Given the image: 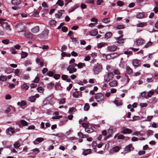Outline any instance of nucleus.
<instances>
[{
    "label": "nucleus",
    "mask_w": 158,
    "mask_h": 158,
    "mask_svg": "<svg viewBox=\"0 0 158 158\" xmlns=\"http://www.w3.org/2000/svg\"><path fill=\"white\" fill-rule=\"evenodd\" d=\"M77 64H70L67 68V71H69V73H73L77 71V69L75 67L77 66Z\"/></svg>",
    "instance_id": "4"
},
{
    "label": "nucleus",
    "mask_w": 158,
    "mask_h": 158,
    "mask_svg": "<svg viewBox=\"0 0 158 158\" xmlns=\"http://www.w3.org/2000/svg\"><path fill=\"white\" fill-rule=\"evenodd\" d=\"M15 28L19 32L24 31L25 30L24 26L22 23L20 22L16 24Z\"/></svg>",
    "instance_id": "3"
},
{
    "label": "nucleus",
    "mask_w": 158,
    "mask_h": 158,
    "mask_svg": "<svg viewBox=\"0 0 158 158\" xmlns=\"http://www.w3.org/2000/svg\"><path fill=\"white\" fill-rule=\"evenodd\" d=\"M39 31V27L37 26L32 28L31 29V31L33 33H35L38 32Z\"/></svg>",
    "instance_id": "21"
},
{
    "label": "nucleus",
    "mask_w": 158,
    "mask_h": 158,
    "mask_svg": "<svg viewBox=\"0 0 158 158\" xmlns=\"http://www.w3.org/2000/svg\"><path fill=\"white\" fill-rule=\"evenodd\" d=\"M25 37L27 38L32 39L33 37V35L29 31H26L24 33Z\"/></svg>",
    "instance_id": "13"
},
{
    "label": "nucleus",
    "mask_w": 158,
    "mask_h": 158,
    "mask_svg": "<svg viewBox=\"0 0 158 158\" xmlns=\"http://www.w3.org/2000/svg\"><path fill=\"white\" fill-rule=\"evenodd\" d=\"M54 85V84L51 82L50 83L48 84L47 87L49 89H52V88L53 86Z\"/></svg>",
    "instance_id": "42"
},
{
    "label": "nucleus",
    "mask_w": 158,
    "mask_h": 158,
    "mask_svg": "<svg viewBox=\"0 0 158 158\" xmlns=\"http://www.w3.org/2000/svg\"><path fill=\"white\" fill-rule=\"evenodd\" d=\"M39 97V94H36L34 96H31L29 97L28 100L31 102H34L36 98Z\"/></svg>",
    "instance_id": "8"
},
{
    "label": "nucleus",
    "mask_w": 158,
    "mask_h": 158,
    "mask_svg": "<svg viewBox=\"0 0 158 158\" xmlns=\"http://www.w3.org/2000/svg\"><path fill=\"white\" fill-rule=\"evenodd\" d=\"M102 69V67L100 65H98L94 66L93 69V71L95 74H98L101 72Z\"/></svg>",
    "instance_id": "5"
},
{
    "label": "nucleus",
    "mask_w": 158,
    "mask_h": 158,
    "mask_svg": "<svg viewBox=\"0 0 158 158\" xmlns=\"http://www.w3.org/2000/svg\"><path fill=\"white\" fill-rule=\"evenodd\" d=\"M118 82L116 80H113L112 82L109 83V85L111 87L116 86L117 85Z\"/></svg>",
    "instance_id": "22"
},
{
    "label": "nucleus",
    "mask_w": 158,
    "mask_h": 158,
    "mask_svg": "<svg viewBox=\"0 0 158 158\" xmlns=\"http://www.w3.org/2000/svg\"><path fill=\"white\" fill-rule=\"evenodd\" d=\"M12 3L15 5H18L21 3L20 0H12Z\"/></svg>",
    "instance_id": "24"
},
{
    "label": "nucleus",
    "mask_w": 158,
    "mask_h": 158,
    "mask_svg": "<svg viewBox=\"0 0 158 158\" xmlns=\"http://www.w3.org/2000/svg\"><path fill=\"white\" fill-rule=\"evenodd\" d=\"M102 21L103 23H109L110 22V18H105L102 20Z\"/></svg>",
    "instance_id": "40"
},
{
    "label": "nucleus",
    "mask_w": 158,
    "mask_h": 158,
    "mask_svg": "<svg viewBox=\"0 0 158 158\" xmlns=\"http://www.w3.org/2000/svg\"><path fill=\"white\" fill-rule=\"evenodd\" d=\"M112 36V34L110 32H109L106 33L105 35V38L108 39Z\"/></svg>",
    "instance_id": "30"
},
{
    "label": "nucleus",
    "mask_w": 158,
    "mask_h": 158,
    "mask_svg": "<svg viewBox=\"0 0 158 158\" xmlns=\"http://www.w3.org/2000/svg\"><path fill=\"white\" fill-rule=\"evenodd\" d=\"M75 108L74 107H72L69 109L68 113L69 114L71 113L74 111L75 110Z\"/></svg>",
    "instance_id": "62"
},
{
    "label": "nucleus",
    "mask_w": 158,
    "mask_h": 158,
    "mask_svg": "<svg viewBox=\"0 0 158 158\" xmlns=\"http://www.w3.org/2000/svg\"><path fill=\"white\" fill-rule=\"evenodd\" d=\"M98 33V31L97 29H94L92 30L89 32V34L93 36L96 35Z\"/></svg>",
    "instance_id": "16"
},
{
    "label": "nucleus",
    "mask_w": 158,
    "mask_h": 158,
    "mask_svg": "<svg viewBox=\"0 0 158 158\" xmlns=\"http://www.w3.org/2000/svg\"><path fill=\"white\" fill-rule=\"evenodd\" d=\"M123 32L122 31H118V33L119 35L118 37H115V39L116 40H119L120 39L123 38Z\"/></svg>",
    "instance_id": "20"
},
{
    "label": "nucleus",
    "mask_w": 158,
    "mask_h": 158,
    "mask_svg": "<svg viewBox=\"0 0 158 158\" xmlns=\"http://www.w3.org/2000/svg\"><path fill=\"white\" fill-rule=\"evenodd\" d=\"M124 54L127 55H131L132 54V52L130 51H125L124 52Z\"/></svg>",
    "instance_id": "60"
},
{
    "label": "nucleus",
    "mask_w": 158,
    "mask_h": 158,
    "mask_svg": "<svg viewBox=\"0 0 158 158\" xmlns=\"http://www.w3.org/2000/svg\"><path fill=\"white\" fill-rule=\"evenodd\" d=\"M146 22H141L137 24L136 26L138 27H143L147 25Z\"/></svg>",
    "instance_id": "23"
},
{
    "label": "nucleus",
    "mask_w": 158,
    "mask_h": 158,
    "mask_svg": "<svg viewBox=\"0 0 158 158\" xmlns=\"http://www.w3.org/2000/svg\"><path fill=\"white\" fill-rule=\"evenodd\" d=\"M44 140V138H37L33 142L34 144H36L41 143Z\"/></svg>",
    "instance_id": "17"
},
{
    "label": "nucleus",
    "mask_w": 158,
    "mask_h": 158,
    "mask_svg": "<svg viewBox=\"0 0 158 158\" xmlns=\"http://www.w3.org/2000/svg\"><path fill=\"white\" fill-rule=\"evenodd\" d=\"M103 2V0H97L96 2V4L98 5H101Z\"/></svg>",
    "instance_id": "50"
},
{
    "label": "nucleus",
    "mask_w": 158,
    "mask_h": 158,
    "mask_svg": "<svg viewBox=\"0 0 158 158\" xmlns=\"http://www.w3.org/2000/svg\"><path fill=\"white\" fill-rule=\"evenodd\" d=\"M9 40L6 39L2 40V42L4 44H7L9 43Z\"/></svg>",
    "instance_id": "54"
},
{
    "label": "nucleus",
    "mask_w": 158,
    "mask_h": 158,
    "mask_svg": "<svg viewBox=\"0 0 158 158\" xmlns=\"http://www.w3.org/2000/svg\"><path fill=\"white\" fill-rule=\"evenodd\" d=\"M130 80V79L128 77V76L126 74H125L124 77L122 79L121 81L125 82V84H127L129 82Z\"/></svg>",
    "instance_id": "14"
},
{
    "label": "nucleus",
    "mask_w": 158,
    "mask_h": 158,
    "mask_svg": "<svg viewBox=\"0 0 158 158\" xmlns=\"http://www.w3.org/2000/svg\"><path fill=\"white\" fill-rule=\"evenodd\" d=\"M85 131L88 133H90L93 131V129L91 127H87L85 128Z\"/></svg>",
    "instance_id": "32"
},
{
    "label": "nucleus",
    "mask_w": 158,
    "mask_h": 158,
    "mask_svg": "<svg viewBox=\"0 0 158 158\" xmlns=\"http://www.w3.org/2000/svg\"><path fill=\"white\" fill-rule=\"evenodd\" d=\"M64 12V10H63L58 11V13L56 14L55 15L56 17L57 18H60L62 15L63 13Z\"/></svg>",
    "instance_id": "19"
},
{
    "label": "nucleus",
    "mask_w": 158,
    "mask_h": 158,
    "mask_svg": "<svg viewBox=\"0 0 158 158\" xmlns=\"http://www.w3.org/2000/svg\"><path fill=\"white\" fill-rule=\"evenodd\" d=\"M65 102V98H63L60 100L59 102V104H63Z\"/></svg>",
    "instance_id": "46"
},
{
    "label": "nucleus",
    "mask_w": 158,
    "mask_h": 158,
    "mask_svg": "<svg viewBox=\"0 0 158 158\" xmlns=\"http://www.w3.org/2000/svg\"><path fill=\"white\" fill-rule=\"evenodd\" d=\"M105 45V44L103 43H101L99 44L98 45V48H101Z\"/></svg>",
    "instance_id": "58"
},
{
    "label": "nucleus",
    "mask_w": 158,
    "mask_h": 158,
    "mask_svg": "<svg viewBox=\"0 0 158 158\" xmlns=\"http://www.w3.org/2000/svg\"><path fill=\"white\" fill-rule=\"evenodd\" d=\"M14 145V147L15 148H18L20 146V144L18 141H16L15 142Z\"/></svg>",
    "instance_id": "44"
},
{
    "label": "nucleus",
    "mask_w": 158,
    "mask_h": 158,
    "mask_svg": "<svg viewBox=\"0 0 158 158\" xmlns=\"http://www.w3.org/2000/svg\"><path fill=\"white\" fill-rule=\"evenodd\" d=\"M120 149H113L109 150L108 149H104V151H100L98 152V153L102 154L105 153L106 155L113 154L114 153L118 152Z\"/></svg>",
    "instance_id": "1"
},
{
    "label": "nucleus",
    "mask_w": 158,
    "mask_h": 158,
    "mask_svg": "<svg viewBox=\"0 0 158 158\" xmlns=\"http://www.w3.org/2000/svg\"><path fill=\"white\" fill-rule=\"evenodd\" d=\"M6 21L5 19L0 18V24L2 27L5 28L7 31H11V29L10 25L7 22H5L4 21Z\"/></svg>",
    "instance_id": "2"
},
{
    "label": "nucleus",
    "mask_w": 158,
    "mask_h": 158,
    "mask_svg": "<svg viewBox=\"0 0 158 158\" xmlns=\"http://www.w3.org/2000/svg\"><path fill=\"white\" fill-rule=\"evenodd\" d=\"M118 40L117 42V43L118 44H123L124 42L125 39H120Z\"/></svg>",
    "instance_id": "49"
},
{
    "label": "nucleus",
    "mask_w": 158,
    "mask_h": 158,
    "mask_svg": "<svg viewBox=\"0 0 158 158\" xmlns=\"http://www.w3.org/2000/svg\"><path fill=\"white\" fill-rule=\"evenodd\" d=\"M133 135H139L142 136V134L139 131H135V132L132 134Z\"/></svg>",
    "instance_id": "48"
},
{
    "label": "nucleus",
    "mask_w": 158,
    "mask_h": 158,
    "mask_svg": "<svg viewBox=\"0 0 158 158\" xmlns=\"http://www.w3.org/2000/svg\"><path fill=\"white\" fill-rule=\"evenodd\" d=\"M127 73L128 74H131L132 73V69L129 66L126 67Z\"/></svg>",
    "instance_id": "27"
},
{
    "label": "nucleus",
    "mask_w": 158,
    "mask_h": 158,
    "mask_svg": "<svg viewBox=\"0 0 158 158\" xmlns=\"http://www.w3.org/2000/svg\"><path fill=\"white\" fill-rule=\"evenodd\" d=\"M117 4L118 6L122 7L124 5V3L122 1H118L117 2Z\"/></svg>",
    "instance_id": "41"
},
{
    "label": "nucleus",
    "mask_w": 158,
    "mask_h": 158,
    "mask_svg": "<svg viewBox=\"0 0 158 158\" xmlns=\"http://www.w3.org/2000/svg\"><path fill=\"white\" fill-rule=\"evenodd\" d=\"M145 42V40L142 38H139L135 41L136 45L138 46H140L144 44Z\"/></svg>",
    "instance_id": "11"
},
{
    "label": "nucleus",
    "mask_w": 158,
    "mask_h": 158,
    "mask_svg": "<svg viewBox=\"0 0 158 158\" xmlns=\"http://www.w3.org/2000/svg\"><path fill=\"white\" fill-rule=\"evenodd\" d=\"M60 77V75L59 74H55L54 75V77L56 79H58Z\"/></svg>",
    "instance_id": "53"
},
{
    "label": "nucleus",
    "mask_w": 158,
    "mask_h": 158,
    "mask_svg": "<svg viewBox=\"0 0 158 158\" xmlns=\"http://www.w3.org/2000/svg\"><path fill=\"white\" fill-rule=\"evenodd\" d=\"M132 64L134 67H137L139 66L141 62L139 60L135 59L132 60Z\"/></svg>",
    "instance_id": "10"
},
{
    "label": "nucleus",
    "mask_w": 158,
    "mask_h": 158,
    "mask_svg": "<svg viewBox=\"0 0 158 158\" xmlns=\"http://www.w3.org/2000/svg\"><path fill=\"white\" fill-rule=\"evenodd\" d=\"M114 76L113 74L111 73H108L107 77L106 79L105 80V81L106 82H108L110 80L112 79Z\"/></svg>",
    "instance_id": "12"
},
{
    "label": "nucleus",
    "mask_w": 158,
    "mask_h": 158,
    "mask_svg": "<svg viewBox=\"0 0 158 158\" xmlns=\"http://www.w3.org/2000/svg\"><path fill=\"white\" fill-rule=\"evenodd\" d=\"M117 49V46L115 45H112L108 46L107 47L108 51L110 52H113L115 51Z\"/></svg>",
    "instance_id": "7"
},
{
    "label": "nucleus",
    "mask_w": 158,
    "mask_h": 158,
    "mask_svg": "<svg viewBox=\"0 0 158 158\" xmlns=\"http://www.w3.org/2000/svg\"><path fill=\"white\" fill-rule=\"evenodd\" d=\"M113 72L115 74L119 75L120 74V73L119 70H118V69L114 70L113 71Z\"/></svg>",
    "instance_id": "51"
},
{
    "label": "nucleus",
    "mask_w": 158,
    "mask_h": 158,
    "mask_svg": "<svg viewBox=\"0 0 158 158\" xmlns=\"http://www.w3.org/2000/svg\"><path fill=\"white\" fill-rule=\"evenodd\" d=\"M29 88V87L26 83L23 84L21 86V88L23 89L26 90H27Z\"/></svg>",
    "instance_id": "33"
},
{
    "label": "nucleus",
    "mask_w": 158,
    "mask_h": 158,
    "mask_svg": "<svg viewBox=\"0 0 158 158\" xmlns=\"http://www.w3.org/2000/svg\"><path fill=\"white\" fill-rule=\"evenodd\" d=\"M115 130V128H114L113 127H110L108 130V132L109 133H112L113 131Z\"/></svg>",
    "instance_id": "47"
},
{
    "label": "nucleus",
    "mask_w": 158,
    "mask_h": 158,
    "mask_svg": "<svg viewBox=\"0 0 158 158\" xmlns=\"http://www.w3.org/2000/svg\"><path fill=\"white\" fill-rule=\"evenodd\" d=\"M114 103L117 106H121L122 105V102L120 100L118 101L117 100H115L114 101Z\"/></svg>",
    "instance_id": "25"
},
{
    "label": "nucleus",
    "mask_w": 158,
    "mask_h": 158,
    "mask_svg": "<svg viewBox=\"0 0 158 158\" xmlns=\"http://www.w3.org/2000/svg\"><path fill=\"white\" fill-rule=\"evenodd\" d=\"M119 54L117 53H112L110 55H107L106 57L107 59L108 58L113 59L116 57L119 56Z\"/></svg>",
    "instance_id": "9"
},
{
    "label": "nucleus",
    "mask_w": 158,
    "mask_h": 158,
    "mask_svg": "<svg viewBox=\"0 0 158 158\" xmlns=\"http://www.w3.org/2000/svg\"><path fill=\"white\" fill-rule=\"evenodd\" d=\"M89 108V104L86 103L85 104L84 107V110L85 111H88Z\"/></svg>",
    "instance_id": "38"
},
{
    "label": "nucleus",
    "mask_w": 158,
    "mask_h": 158,
    "mask_svg": "<svg viewBox=\"0 0 158 158\" xmlns=\"http://www.w3.org/2000/svg\"><path fill=\"white\" fill-rule=\"evenodd\" d=\"M140 106L142 108L146 107L147 106V104L146 103H141Z\"/></svg>",
    "instance_id": "64"
},
{
    "label": "nucleus",
    "mask_w": 158,
    "mask_h": 158,
    "mask_svg": "<svg viewBox=\"0 0 158 158\" xmlns=\"http://www.w3.org/2000/svg\"><path fill=\"white\" fill-rule=\"evenodd\" d=\"M56 4L60 6H62L64 5V2L62 0H58Z\"/></svg>",
    "instance_id": "45"
},
{
    "label": "nucleus",
    "mask_w": 158,
    "mask_h": 158,
    "mask_svg": "<svg viewBox=\"0 0 158 158\" xmlns=\"http://www.w3.org/2000/svg\"><path fill=\"white\" fill-rule=\"evenodd\" d=\"M21 58L23 59L25 58L27 56H28V53L26 52L22 51L21 52Z\"/></svg>",
    "instance_id": "35"
},
{
    "label": "nucleus",
    "mask_w": 158,
    "mask_h": 158,
    "mask_svg": "<svg viewBox=\"0 0 158 158\" xmlns=\"http://www.w3.org/2000/svg\"><path fill=\"white\" fill-rule=\"evenodd\" d=\"M26 102L24 101H21L20 102H18L17 105L20 106L21 107H22L26 104Z\"/></svg>",
    "instance_id": "28"
},
{
    "label": "nucleus",
    "mask_w": 158,
    "mask_h": 158,
    "mask_svg": "<svg viewBox=\"0 0 158 158\" xmlns=\"http://www.w3.org/2000/svg\"><path fill=\"white\" fill-rule=\"evenodd\" d=\"M125 138V136L122 135H120L118 136V139H123Z\"/></svg>",
    "instance_id": "55"
},
{
    "label": "nucleus",
    "mask_w": 158,
    "mask_h": 158,
    "mask_svg": "<svg viewBox=\"0 0 158 158\" xmlns=\"http://www.w3.org/2000/svg\"><path fill=\"white\" fill-rule=\"evenodd\" d=\"M144 16V15L143 12L139 13L136 15V18L138 19L143 18Z\"/></svg>",
    "instance_id": "26"
},
{
    "label": "nucleus",
    "mask_w": 158,
    "mask_h": 158,
    "mask_svg": "<svg viewBox=\"0 0 158 158\" xmlns=\"http://www.w3.org/2000/svg\"><path fill=\"white\" fill-rule=\"evenodd\" d=\"M75 60L74 58H73L71 59L69 62V63L70 64H76V63H75Z\"/></svg>",
    "instance_id": "57"
},
{
    "label": "nucleus",
    "mask_w": 158,
    "mask_h": 158,
    "mask_svg": "<svg viewBox=\"0 0 158 158\" xmlns=\"http://www.w3.org/2000/svg\"><path fill=\"white\" fill-rule=\"evenodd\" d=\"M56 23V21L53 19H52L50 21L49 24L50 26H54L55 25Z\"/></svg>",
    "instance_id": "36"
},
{
    "label": "nucleus",
    "mask_w": 158,
    "mask_h": 158,
    "mask_svg": "<svg viewBox=\"0 0 158 158\" xmlns=\"http://www.w3.org/2000/svg\"><path fill=\"white\" fill-rule=\"evenodd\" d=\"M91 150L90 149H87L84 151L83 154L84 155H86L89 154L90 153Z\"/></svg>",
    "instance_id": "31"
},
{
    "label": "nucleus",
    "mask_w": 158,
    "mask_h": 158,
    "mask_svg": "<svg viewBox=\"0 0 158 158\" xmlns=\"http://www.w3.org/2000/svg\"><path fill=\"white\" fill-rule=\"evenodd\" d=\"M152 117H153L152 116H148L147 118V119L146 120H144V121H150L151 120Z\"/></svg>",
    "instance_id": "52"
},
{
    "label": "nucleus",
    "mask_w": 158,
    "mask_h": 158,
    "mask_svg": "<svg viewBox=\"0 0 158 158\" xmlns=\"http://www.w3.org/2000/svg\"><path fill=\"white\" fill-rule=\"evenodd\" d=\"M82 95V94L81 92L76 91L73 93V95L74 97L77 98L79 96L81 97Z\"/></svg>",
    "instance_id": "15"
},
{
    "label": "nucleus",
    "mask_w": 158,
    "mask_h": 158,
    "mask_svg": "<svg viewBox=\"0 0 158 158\" xmlns=\"http://www.w3.org/2000/svg\"><path fill=\"white\" fill-rule=\"evenodd\" d=\"M155 92L154 90H151L148 92L147 96L148 97H151L154 93Z\"/></svg>",
    "instance_id": "34"
},
{
    "label": "nucleus",
    "mask_w": 158,
    "mask_h": 158,
    "mask_svg": "<svg viewBox=\"0 0 158 158\" xmlns=\"http://www.w3.org/2000/svg\"><path fill=\"white\" fill-rule=\"evenodd\" d=\"M48 48V46L47 45H43L42 47H39V48H42L43 50L47 49Z\"/></svg>",
    "instance_id": "61"
},
{
    "label": "nucleus",
    "mask_w": 158,
    "mask_h": 158,
    "mask_svg": "<svg viewBox=\"0 0 158 158\" xmlns=\"http://www.w3.org/2000/svg\"><path fill=\"white\" fill-rule=\"evenodd\" d=\"M20 122L23 126H27L28 125V123L26 121L23 120H21Z\"/></svg>",
    "instance_id": "37"
},
{
    "label": "nucleus",
    "mask_w": 158,
    "mask_h": 158,
    "mask_svg": "<svg viewBox=\"0 0 158 158\" xmlns=\"http://www.w3.org/2000/svg\"><path fill=\"white\" fill-rule=\"evenodd\" d=\"M152 43L151 41H149L144 46V48H147L151 46L152 45Z\"/></svg>",
    "instance_id": "39"
},
{
    "label": "nucleus",
    "mask_w": 158,
    "mask_h": 158,
    "mask_svg": "<svg viewBox=\"0 0 158 158\" xmlns=\"http://www.w3.org/2000/svg\"><path fill=\"white\" fill-rule=\"evenodd\" d=\"M7 77L5 76H1L0 77V81H5L6 80Z\"/></svg>",
    "instance_id": "43"
},
{
    "label": "nucleus",
    "mask_w": 158,
    "mask_h": 158,
    "mask_svg": "<svg viewBox=\"0 0 158 158\" xmlns=\"http://www.w3.org/2000/svg\"><path fill=\"white\" fill-rule=\"evenodd\" d=\"M15 85L13 84L10 83V84L8 86V87L10 89H13L15 87Z\"/></svg>",
    "instance_id": "63"
},
{
    "label": "nucleus",
    "mask_w": 158,
    "mask_h": 158,
    "mask_svg": "<svg viewBox=\"0 0 158 158\" xmlns=\"http://www.w3.org/2000/svg\"><path fill=\"white\" fill-rule=\"evenodd\" d=\"M37 90L39 92H41V91L44 90V89L41 87H38L37 88Z\"/></svg>",
    "instance_id": "56"
},
{
    "label": "nucleus",
    "mask_w": 158,
    "mask_h": 158,
    "mask_svg": "<svg viewBox=\"0 0 158 158\" xmlns=\"http://www.w3.org/2000/svg\"><path fill=\"white\" fill-rule=\"evenodd\" d=\"M40 80V78L38 77H35V79L33 81V82L35 83H37L39 82Z\"/></svg>",
    "instance_id": "59"
},
{
    "label": "nucleus",
    "mask_w": 158,
    "mask_h": 158,
    "mask_svg": "<svg viewBox=\"0 0 158 158\" xmlns=\"http://www.w3.org/2000/svg\"><path fill=\"white\" fill-rule=\"evenodd\" d=\"M95 98L97 102H98L103 99L104 96L101 93H98L95 94Z\"/></svg>",
    "instance_id": "6"
},
{
    "label": "nucleus",
    "mask_w": 158,
    "mask_h": 158,
    "mask_svg": "<svg viewBox=\"0 0 158 158\" xmlns=\"http://www.w3.org/2000/svg\"><path fill=\"white\" fill-rule=\"evenodd\" d=\"M131 130L130 129L127 128L123 129L121 131V133L123 134H129L131 132Z\"/></svg>",
    "instance_id": "18"
},
{
    "label": "nucleus",
    "mask_w": 158,
    "mask_h": 158,
    "mask_svg": "<svg viewBox=\"0 0 158 158\" xmlns=\"http://www.w3.org/2000/svg\"><path fill=\"white\" fill-rule=\"evenodd\" d=\"M85 63L80 62L77 64V66L78 69H81L83 67H85Z\"/></svg>",
    "instance_id": "29"
}]
</instances>
